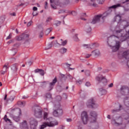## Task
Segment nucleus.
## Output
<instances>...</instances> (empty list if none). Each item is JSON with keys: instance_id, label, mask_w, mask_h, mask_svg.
<instances>
[{"instance_id": "nucleus-1", "label": "nucleus", "mask_w": 129, "mask_h": 129, "mask_svg": "<svg viewBox=\"0 0 129 129\" xmlns=\"http://www.w3.org/2000/svg\"><path fill=\"white\" fill-rule=\"evenodd\" d=\"M43 119L47 120L46 122H44L41 125L40 129H44L45 127L48 126L49 127H53L55 125H58V121L53 120V118H48V113L45 112L43 114Z\"/></svg>"}, {"instance_id": "nucleus-2", "label": "nucleus", "mask_w": 129, "mask_h": 129, "mask_svg": "<svg viewBox=\"0 0 129 129\" xmlns=\"http://www.w3.org/2000/svg\"><path fill=\"white\" fill-rule=\"evenodd\" d=\"M52 113L55 117H58L63 114V110L61 108V106L59 103L54 104Z\"/></svg>"}, {"instance_id": "nucleus-3", "label": "nucleus", "mask_w": 129, "mask_h": 129, "mask_svg": "<svg viewBox=\"0 0 129 129\" xmlns=\"http://www.w3.org/2000/svg\"><path fill=\"white\" fill-rule=\"evenodd\" d=\"M108 16V13L107 12H106L104 13L103 15L100 14L95 16L93 20H90L89 21V24H92V25H94L95 24H97V23H99L100 22V18L102 17V19H104V18H106V17H107Z\"/></svg>"}, {"instance_id": "nucleus-4", "label": "nucleus", "mask_w": 129, "mask_h": 129, "mask_svg": "<svg viewBox=\"0 0 129 129\" xmlns=\"http://www.w3.org/2000/svg\"><path fill=\"white\" fill-rule=\"evenodd\" d=\"M111 123L112 124L119 126V125H122L123 123L124 124V122L123 121L122 117H121V116H119L116 117L115 119H112Z\"/></svg>"}, {"instance_id": "nucleus-5", "label": "nucleus", "mask_w": 129, "mask_h": 129, "mask_svg": "<svg viewBox=\"0 0 129 129\" xmlns=\"http://www.w3.org/2000/svg\"><path fill=\"white\" fill-rule=\"evenodd\" d=\"M96 81H98V83L102 82V86H105L107 84V80L105 78V77L103 76L101 74H99L95 78Z\"/></svg>"}, {"instance_id": "nucleus-6", "label": "nucleus", "mask_w": 129, "mask_h": 129, "mask_svg": "<svg viewBox=\"0 0 129 129\" xmlns=\"http://www.w3.org/2000/svg\"><path fill=\"white\" fill-rule=\"evenodd\" d=\"M87 106L89 108H97L98 104L96 103L93 98H91L87 102Z\"/></svg>"}, {"instance_id": "nucleus-7", "label": "nucleus", "mask_w": 129, "mask_h": 129, "mask_svg": "<svg viewBox=\"0 0 129 129\" xmlns=\"http://www.w3.org/2000/svg\"><path fill=\"white\" fill-rule=\"evenodd\" d=\"M34 109V115L36 117H42V112L43 111L39 107H35L33 108Z\"/></svg>"}, {"instance_id": "nucleus-8", "label": "nucleus", "mask_w": 129, "mask_h": 129, "mask_svg": "<svg viewBox=\"0 0 129 129\" xmlns=\"http://www.w3.org/2000/svg\"><path fill=\"white\" fill-rule=\"evenodd\" d=\"M120 92L122 95H129V88L125 86H123L120 89Z\"/></svg>"}, {"instance_id": "nucleus-9", "label": "nucleus", "mask_w": 129, "mask_h": 129, "mask_svg": "<svg viewBox=\"0 0 129 129\" xmlns=\"http://www.w3.org/2000/svg\"><path fill=\"white\" fill-rule=\"evenodd\" d=\"M81 118L84 124H86V123H87V121H88V115L86 112L84 111L82 113Z\"/></svg>"}, {"instance_id": "nucleus-10", "label": "nucleus", "mask_w": 129, "mask_h": 129, "mask_svg": "<svg viewBox=\"0 0 129 129\" xmlns=\"http://www.w3.org/2000/svg\"><path fill=\"white\" fill-rule=\"evenodd\" d=\"M57 77H55L54 79L52 80V81L49 84V86L48 87V91H51L53 88H54V86H55V84L57 83Z\"/></svg>"}, {"instance_id": "nucleus-11", "label": "nucleus", "mask_w": 129, "mask_h": 129, "mask_svg": "<svg viewBox=\"0 0 129 129\" xmlns=\"http://www.w3.org/2000/svg\"><path fill=\"white\" fill-rule=\"evenodd\" d=\"M91 116L92 117L91 118L93 120H91V122H95L96 121V117H97V113L96 112L93 111L90 113Z\"/></svg>"}, {"instance_id": "nucleus-12", "label": "nucleus", "mask_w": 129, "mask_h": 129, "mask_svg": "<svg viewBox=\"0 0 129 129\" xmlns=\"http://www.w3.org/2000/svg\"><path fill=\"white\" fill-rule=\"evenodd\" d=\"M20 126L21 129H28L29 126H28V123L26 120H24L23 122L20 123Z\"/></svg>"}, {"instance_id": "nucleus-13", "label": "nucleus", "mask_w": 129, "mask_h": 129, "mask_svg": "<svg viewBox=\"0 0 129 129\" xmlns=\"http://www.w3.org/2000/svg\"><path fill=\"white\" fill-rule=\"evenodd\" d=\"M10 117H11L12 118H13V119L14 120H15V121H16V122H18L20 121V116H16L15 115H14L13 114H10Z\"/></svg>"}, {"instance_id": "nucleus-14", "label": "nucleus", "mask_w": 129, "mask_h": 129, "mask_svg": "<svg viewBox=\"0 0 129 129\" xmlns=\"http://www.w3.org/2000/svg\"><path fill=\"white\" fill-rule=\"evenodd\" d=\"M122 56L125 59H129V50L124 51L122 53Z\"/></svg>"}, {"instance_id": "nucleus-15", "label": "nucleus", "mask_w": 129, "mask_h": 129, "mask_svg": "<svg viewBox=\"0 0 129 129\" xmlns=\"http://www.w3.org/2000/svg\"><path fill=\"white\" fill-rule=\"evenodd\" d=\"M35 73H39V74H40V75H41V76H44L45 73H44V70H42V69H36L34 71Z\"/></svg>"}, {"instance_id": "nucleus-16", "label": "nucleus", "mask_w": 129, "mask_h": 129, "mask_svg": "<svg viewBox=\"0 0 129 129\" xmlns=\"http://www.w3.org/2000/svg\"><path fill=\"white\" fill-rule=\"evenodd\" d=\"M11 70L13 72H17L18 71V63H15L11 66Z\"/></svg>"}, {"instance_id": "nucleus-17", "label": "nucleus", "mask_w": 129, "mask_h": 129, "mask_svg": "<svg viewBox=\"0 0 129 129\" xmlns=\"http://www.w3.org/2000/svg\"><path fill=\"white\" fill-rule=\"evenodd\" d=\"M8 66H9V63H6L3 67V70L1 71V74L4 75L6 72H7V70H8Z\"/></svg>"}, {"instance_id": "nucleus-18", "label": "nucleus", "mask_w": 129, "mask_h": 129, "mask_svg": "<svg viewBox=\"0 0 129 129\" xmlns=\"http://www.w3.org/2000/svg\"><path fill=\"white\" fill-rule=\"evenodd\" d=\"M31 125H34V126H37L38 125V121L37 120L33 119L30 121Z\"/></svg>"}, {"instance_id": "nucleus-19", "label": "nucleus", "mask_w": 129, "mask_h": 129, "mask_svg": "<svg viewBox=\"0 0 129 129\" xmlns=\"http://www.w3.org/2000/svg\"><path fill=\"white\" fill-rule=\"evenodd\" d=\"M99 90L100 95H104L105 94H106V93H107V91H106V90L103 88H100Z\"/></svg>"}, {"instance_id": "nucleus-20", "label": "nucleus", "mask_w": 129, "mask_h": 129, "mask_svg": "<svg viewBox=\"0 0 129 129\" xmlns=\"http://www.w3.org/2000/svg\"><path fill=\"white\" fill-rule=\"evenodd\" d=\"M50 4L54 3L55 6H61V3L59 2V0H50Z\"/></svg>"}, {"instance_id": "nucleus-21", "label": "nucleus", "mask_w": 129, "mask_h": 129, "mask_svg": "<svg viewBox=\"0 0 129 129\" xmlns=\"http://www.w3.org/2000/svg\"><path fill=\"white\" fill-rule=\"evenodd\" d=\"M124 103L127 107H129V97H125L124 99Z\"/></svg>"}, {"instance_id": "nucleus-22", "label": "nucleus", "mask_w": 129, "mask_h": 129, "mask_svg": "<svg viewBox=\"0 0 129 129\" xmlns=\"http://www.w3.org/2000/svg\"><path fill=\"white\" fill-rule=\"evenodd\" d=\"M121 21V17L119 15H117L114 19V22H117V23H119Z\"/></svg>"}, {"instance_id": "nucleus-23", "label": "nucleus", "mask_w": 129, "mask_h": 129, "mask_svg": "<svg viewBox=\"0 0 129 129\" xmlns=\"http://www.w3.org/2000/svg\"><path fill=\"white\" fill-rule=\"evenodd\" d=\"M95 56H99L100 55V51L98 49H95L92 51Z\"/></svg>"}, {"instance_id": "nucleus-24", "label": "nucleus", "mask_w": 129, "mask_h": 129, "mask_svg": "<svg viewBox=\"0 0 129 129\" xmlns=\"http://www.w3.org/2000/svg\"><path fill=\"white\" fill-rule=\"evenodd\" d=\"M38 28H41L42 30L40 31V33H39V38H42L44 35V30H43V27H42L41 25H38Z\"/></svg>"}, {"instance_id": "nucleus-25", "label": "nucleus", "mask_w": 129, "mask_h": 129, "mask_svg": "<svg viewBox=\"0 0 129 129\" xmlns=\"http://www.w3.org/2000/svg\"><path fill=\"white\" fill-rule=\"evenodd\" d=\"M85 31L87 33H90L91 32V27L89 24L86 25Z\"/></svg>"}, {"instance_id": "nucleus-26", "label": "nucleus", "mask_w": 129, "mask_h": 129, "mask_svg": "<svg viewBox=\"0 0 129 129\" xmlns=\"http://www.w3.org/2000/svg\"><path fill=\"white\" fill-rule=\"evenodd\" d=\"M122 107V106H121V104L119 105V109H113L112 110V113H116V112H118V111H120V108H121Z\"/></svg>"}, {"instance_id": "nucleus-27", "label": "nucleus", "mask_w": 129, "mask_h": 129, "mask_svg": "<svg viewBox=\"0 0 129 129\" xmlns=\"http://www.w3.org/2000/svg\"><path fill=\"white\" fill-rule=\"evenodd\" d=\"M123 122H124V124H128V123H129V116L124 118Z\"/></svg>"}, {"instance_id": "nucleus-28", "label": "nucleus", "mask_w": 129, "mask_h": 129, "mask_svg": "<svg viewBox=\"0 0 129 129\" xmlns=\"http://www.w3.org/2000/svg\"><path fill=\"white\" fill-rule=\"evenodd\" d=\"M29 37H30V35L29 34H22V38L23 40H28Z\"/></svg>"}, {"instance_id": "nucleus-29", "label": "nucleus", "mask_w": 129, "mask_h": 129, "mask_svg": "<svg viewBox=\"0 0 129 129\" xmlns=\"http://www.w3.org/2000/svg\"><path fill=\"white\" fill-rule=\"evenodd\" d=\"M73 40L76 42L79 41V38H78V34H75L73 36Z\"/></svg>"}, {"instance_id": "nucleus-30", "label": "nucleus", "mask_w": 129, "mask_h": 129, "mask_svg": "<svg viewBox=\"0 0 129 129\" xmlns=\"http://www.w3.org/2000/svg\"><path fill=\"white\" fill-rule=\"evenodd\" d=\"M56 44H57V45H59V46H66V45L67 44V40L62 41L61 42V44H59L58 42H56Z\"/></svg>"}, {"instance_id": "nucleus-31", "label": "nucleus", "mask_w": 129, "mask_h": 129, "mask_svg": "<svg viewBox=\"0 0 129 129\" xmlns=\"http://www.w3.org/2000/svg\"><path fill=\"white\" fill-rule=\"evenodd\" d=\"M120 7H121L120 4H117L110 7L109 9H117V8H119Z\"/></svg>"}, {"instance_id": "nucleus-32", "label": "nucleus", "mask_w": 129, "mask_h": 129, "mask_svg": "<svg viewBox=\"0 0 129 129\" xmlns=\"http://www.w3.org/2000/svg\"><path fill=\"white\" fill-rule=\"evenodd\" d=\"M60 52L61 54H65L67 52V49L65 47H62L60 49Z\"/></svg>"}, {"instance_id": "nucleus-33", "label": "nucleus", "mask_w": 129, "mask_h": 129, "mask_svg": "<svg viewBox=\"0 0 129 129\" xmlns=\"http://www.w3.org/2000/svg\"><path fill=\"white\" fill-rule=\"evenodd\" d=\"M53 47V42H51L49 44H48L47 47H45V50H49V49H51Z\"/></svg>"}, {"instance_id": "nucleus-34", "label": "nucleus", "mask_w": 129, "mask_h": 129, "mask_svg": "<svg viewBox=\"0 0 129 129\" xmlns=\"http://www.w3.org/2000/svg\"><path fill=\"white\" fill-rule=\"evenodd\" d=\"M12 54L13 55V56H15L16 54L18 52V49L16 48H13L12 50Z\"/></svg>"}, {"instance_id": "nucleus-35", "label": "nucleus", "mask_w": 129, "mask_h": 129, "mask_svg": "<svg viewBox=\"0 0 129 129\" xmlns=\"http://www.w3.org/2000/svg\"><path fill=\"white\" fill-rule=\"evenodd\" d=\"M16 40L17 41H23V35H22V34L21 35L19 36H17L16 37Z\"/></svg>"}, {"instance_id": "nucleus-36", "label": "nucleus", "mask_w": 129, "mask_h": 129, "mask_svg": "<svg viewBox=\"0 0 129 129\" xmlns=\"http://www.w3.org/2000/svg\"><path fill=\"white\" fill-rule=\"evenodd\" d=\"M15 99V98L12 97V96H11L10 98H8L7 100H6V101L7 102H9V101H14V100Z\"/></svg>"}, {"instance_id": "nucleus-37", "label": "nucleus", "mask_w": 129, "mask_h": 129, "mask_svg": "<svg viewBox=\"0 0 129 129\" xmlns=\"http://www.w3.org/2000/svg\"><path fill=\"white\" fill-rule=\"evenodd\" d=\"M52 30H53V28H52V27L47 29L45 31L46 34L47 35H49V34H50V32H51V31H52Z\"/></svg>"}, {"instance_id": "nucleus-38", "label": "nucleus", "mask_w": 129, "mask_h": 129, "mask_svg": "<svg viewBox=\"0 0 129 129\" xmlns=\"http://www.w3.org/2000/svg\"><path fill=\"white\" fill-rule=\"evenodd\" d=\"M80 96L81 97V98H83V99H84V98H85V93H84V92H81L80 93Z\"/></svg>"}, {"instance_id": "nucleus-39", "label": "nucleus", "mask_w": 129, "mask_h": 129, "mask_svg": "<svg viewBox=\"0 0 129 129\" xmlns=\"http://www.w3.org/2000/svg\"><path fill=\"white\" fill-rule=\"evenodd\" d=\"M45 97L46 98H49V99L52 98V94H51L50 93H47L45 95Z\"/></svg>"}, {"instance_id": "nucleus-40", "label": "nucleus", "mask_w": 129, "mask_h": 129, "mask_svg": "<svg viewBox=\"0 0 129 129\" xmlns=\"http://www.w3.org/2000/svg\"><path fill=\"white\" fill-rule=\"evenodd\" d=\"M47 82H48L44 81V82H41L40 86L41 87H44V86H46V85H47L46 84Z\"/></svg>"}, {"instance_id": "nucleus-41", "label": "nucleus", "mask_w": 129, "mask_h": 129, "mask_svg": "<svg viewBox=\"0 0 129 129\" xmlns=\"http://www.w3.org/2000/svg\"><path fill=\"white\" fill-rule=\"evenodd\" d=\"M18 105H23L24 106L26 104V102L18 101Z\"/></svg>"}, {"instance_id": "nucleus-42", "label": "nucleus", "mask_w": 129, "mask_h": 129, "mask_svg": "<svg viewBox=\"0 0 129 129\" xmlns=\"http://www.w3.org/2000/svg\"><path fill=\"white\" fill-rule=\"evenodd\" d=\"M7 117L8 116H7V115H5L4 117V119H5V121H9V122H11V119H10L9 118H8Z\"/></svg>"}, {"instance_id": "nucleus-43", "label": "nucleus", "mask_w": 129, "mask_h": 129, "mask_svg": "<svg viewBox=\"0 0 129 129\" xmlns=\"http://www.w3.org/2000/svg\"><path fill=\"white\" fill-rule=\"evenodd\" d=\"M85 75L87 76H90V71L89 70H86L85 71Z\"/></svg>"}, {"instance_id": "nucleus-44", "label": "nucleus", "mask_w": 129, "mask_h": 129, "mask_svg": "<svg viewBox=\"0 0 129 129\" xmlns=\"http://www.w3.org/2000/svg\"><path fill=\"white\" fill-rule=\"evenodd\" d=\"M54 25L55 26V27H58V26H60L61 25V21H58Z\"/></svg>"}, {"instance_id": "nucleus-45", "label": "nucleus", "mask_w": 129, "mask_h": 129, "mask_svg": "<svg viewBox=\"0 0 129 129\" xmlns=\"http://www.w3.org/2000/svg\"><path fill=\"white\" fill-rule=\"evenodd\" d=\"M51 20H52V19L51 17H48L46 20V23H49V22H51Z\"/></svg>"}, {"instance_id": "nucleus-46", "label": "nucleus", "mask_w": 129, "mask_h": 129, "mask_svg": "<svg viewBox=\"0 0 129 129\" xmlns=\"http://www.w3.org/2000/svg\"><path fill=\"white\" fill-rule=\"evenodd\" d=\"M82 82H83V80H79L76 81V83H78L79 85L82 84Z\"/></svg>"}, {"instance_id": "nucleus-47", "label": "nucleus", "mask_w": 129, "mask_h": 129, "mask_svg": "<svg viewBox=\"0 0 129 129\" xmlns=\"http://www.w3.org/2000/svg\"><path fill=\"white\" fill-rule=\"evenodd\" d=\"M83 47H85L86 49H89V47H90V44H83Z\"/></svg>"}, {"instance_id": "nucleus-48", "label": "nucleus", "mask_w": 129, "mask_h": 129, "mask_svg": "<svg viewBox=\"0 0 129 129\" xmlns=\"http://www.w3.org/2000/svg\"><path fill=\"white\" fill-rule=\"evenodd\" d=\"M66 11L64 10H60L58 11V14H64V13H66Z\"/></svg>"}, {"instance_id": "nucleus-49", "label": "nucleus", "mask_w": 129, "mask_h": 129, "mask_svg": "<svg viewBox=\"0 0 129 129\" xmlns=\"http://www.w3.org/2000/svg\"><path fill=\"white\" fill-rule=\"evenodd\" d=\"M89 48L90 49H95V44H93L92 45H90V46H89Z\"/></svg>"}, {"instance_id": "nucleus-50", "label": "nucleus", "mask_w": 129, "mask_h": 129, "mask_svg": "<svg viewBox=\"0 0 129 129\" xmlns=\"http://www.w3.org/2000/svg\"><path fill=\"white\" fill-rule=\"evenodd\" d=\"M64 65H66L68 68H70V67L71 66V64H69L68 62L65 63Z\"/></svg>"}, {"instance_id": "nucleus-51", "label": "nucleus", "mask_w": 129, "mask_h": 129, "mask_svg": "<svg viewBox=\"0 0 129 129\" xmlns=\"http://www.w3.org/2000/svg\"><path fill=\"white\" fill-rule=\"evenodd\" d=\"M71 14L73 16H77V13L75 11H72Z\"/></svg>"}, {"instance_id": "nucleus-52", "label": "nucleus", "mask_w": 129, "mask_h": 129, "mask_svg": "<svg viewBox=\"0 0 129 129\" xmlns=\"http://www.w3.org/2000/svg\"><path fill=\"white\" fill-rule=\"evenodd\" d=\"M51 7L53 10H56L57 9V7L54 5L51 4Z\"/></svg>"}, {"instance_id": "nucleus-53", "label": "nucleus", "mask_w": 129, "mask_h": 129, "mask_svg": "<svg viewBox=\"0 0 129 129\" xmlns=\"http://www.w3.org/2000/svg\"><path fill=\"white\" fill-rule=\"evenodd\" d=\"M32 15H33V17H35V16L38 15V13H37V11H33Z\"/></svg>"}, {"instance_id": "nucleus-54", "label": "nucleus", "mask_w": 129, "mask_h": 129, "mask_svg": "<svg viewBox=\"0 0 129 129\" xmlns=\"http://www.w3.org/2000/svg\"><path fill=\"white\" fill-rule=\"evenodd\" d=\"M99 4L102 5L104 2V0H98Z\"/></svg>"}, {"instance_id": "nucleus-55", "label": "nucleus", "mask_w": 129, "mask_h": 129, "mask_svg": "<svg viewBox=\"0 0 129 129\" xmlns=\"http://www.w3.org/2000/svg\"><path fill=\"white\" fill-rule=\"evenodd\" d=\"M32 24H33V22L32 21H30L27 24V27H30V26H31V25H32Z\"/></svg>"}, {"instance_id": "nucleus-56", "label": "nucleus", "mask_w": 129, "mask_h": 129, "mask_svg": "<svg viewBox=\"0 0 129 129\" xmlns=\"http://www.w3.org/2000/svg\"><path fill=\"white\" fill-rule=\"evenodd\" d=\"M85 85L86 86H87V87H88L89 86H90L91 84L89 82H87L86 83Z\"/></svg>"}, {"instance_id": "nucleus-57", "label": "nucleus", "mask_w": 129, "mask_h": 129, "mask_svg": "<svg viewBox=\"0 0 129 129\" xmlns=\"http://www.w3.org/2000/svg\"><path fill=\"white\" fill-rule=\"evenodd\" d=\"M33 12H37V11H38V8L36 7H34L33 8Z\"/></svg>"}, {"instance_id": "nucleus-58", "label": "nucleus", "mask_w": 129, "mask_h": 129, "mask_svg": "<svg viewBox=\"0 0 129 129\" xmlns=\"http://www.w3.org/2000/svg\"><path fill=\"white\" fill-rule=\"evenodd\" d=\"M12 38V34H10L9 36L7 37V40H9Z\"/></svg>"}, {"instance_id": "nucleus-59", "label": "nucleus", "mask_w": 129, "mask_h": 129, "mask_svg": "<svg viewBox=\"0 0 129 129\" xmlns=\"http://www.w3.org/2000/svg\"><path fill=\"white\" fill-rule=\"evenodd\" d=\"M28 65L29 66H31V65H32V64H33V62H32V61H28Z\"/></svg>"}, {"instance_id": "nucleus-60", "label": "nucleus", "mask_w": 129, "mask_h": 129, "mask_svg": "<svg viewBox=\"0 0 129 129\" xmlns=\"http://www.w3.org/2000/svg\"><path fill=\"white\" fill-rule=\"evenodd\" d=\"M82 17H84V18H86L87 16L86 15V13H82L81 14Z\"/></svg>"}, {"instance_id": "nucleus-61", "label": "nucleus", "mask_w": 129, "mask_h": 129, "mask_svg": "<svg viewBox=\"0 0 129 129\" xmlns=\"http://www.w3.org/2000/svg\"><path fill=\"white\" fill-rule=\"evenodd\" d=\"M45 9H48V2H45V5L44 7Z\"/></svg>"}, {"instance_id": "nucleus-62", "label": "nucleus", "mask_w": 129, "mask_h": 129, "mask_svg": "<svg viewBox=\"0 0 129 129\" xmlns=\"http://www.w3.org/2000/svg\"><path fill=\"white\" fill-rule=\"evenodd\" d=\"M68 77H69V78L71 80H72V79H73V77H72V76H71V75H68Z\"/></svg>"}, {"instance_id": "nucleus-63", "label": "nucleus", "mask_w": 129, "mask_h": 129, "mask_svg": "<svg viewBox=\"0 0 129 129\" xmlns=\"http://www.w3.org/2000/svg\"><path fill=\"white\" fill-rule=\"evenodd\" d=\"M67 121H68L69 122H70L72 121V119H71V118H67Z\"/></svg>"}, {"instance_id": "nucleus-64", "label": "nucleus", "mask_w": 129, "mask_h": 129, "mask_svg": "<svg viewBox=\"0 0 129 129\" xmlns=\"http://www.w3.org/2000/svg\"><path fill=\"white\" fill-rule=\"evenodd\" d=\"M90 56H91V54H86V58H87V59L88 58H89V57H90Z\"/></svg>"}]
</instances>
